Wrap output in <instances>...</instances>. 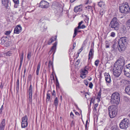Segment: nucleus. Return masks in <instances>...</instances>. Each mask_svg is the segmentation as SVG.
Listing matches in <instances>:
<instances>
[{
  "label": "nucleus",
  "instance_id": "obj_1",
  "mask_svg": "<svg viewBox=\"0 0 130 130\" xmlns=\"http://www.w3.org/2000/svg\"><path fill=\"white\" fill-rule=\"evenodd\" d=\"M119 10L120 12L124 14H127L130 12V8L127 3H123L119 6Z\"/></svg>",
  "mask_w": 130,
  "mask_h": 130
},
{
  "label": "nucleus",
  "instance_id": "obj_2",
  "mask_svg": "<svg viewBox=\"0 0 130 130\" xmlns=\"http://www.w3.org/2000/svg\"><path fill=\"white\" fill-rule=\"evenodd\" d=\"M127 38L126 37H122L119 40L118 44L119 47L118 49L120 52L123 50L125 47V43H126Z\"/></svg>",
  "mask_w": 130,
  "mask_h": 130
},
{
  "label": "nucleus",
  "instance_id": "obj_3",
  "mask_svg": "<svg viewBox=\"0 0 130 130\" xmlns=\"http://www.w3.org/2000/svg\"><path fill=\"white\" fill-rule=\"evenodd\" d=\"M109 26L116 30H118L119 28V24L116 17L113 18L110 22Z\"/></svg>",
  "mask_w": 130,
  "mask_h": 130
},
{
  "label": "nucleus",
  "instance_id": "obj_4",
  "mask_svg": "<svg viewBox=\"0 0 130 130\" xmlns=\"http://www.w3.org/2000/svg\"><path fill=\"white\" fill-rule=\"evenodd\" d=\"M120 100V95L118 93L115 92L112 94L111 99V102L112 103L118 105L119 103Z\"/></svg>",
  "mask_w": 130,
  "mask_h": 130
},
{
  "label": "nucleus",
  "instance_id": "obj_5",
  "mask_svg": "<svg viewBox=\"0 0 130 130\" xmlns=\"http://www.w3.org/2000/svg\"><path fill=\"white\" fill-rule=\"evenodd\" d=\"M129 121L127 118L121 120L119 124L120 128L121 129H126L128 127Z\"/></svg>",
  "mask_w": 130,
  "mask_h": 130
},
{
  "label": "nucleus",
  "instance_id": "obj_6",
  "mask_svg": "<svg viewBox=\"0 0 130 130\" xmlns=\"http://www.w3.org/2000/svg\"><path fill=\"white\" fill-rule=\"evenodd\" d=\"M109 106L108 108L109 115L110 118H112L116 116L117 113V108L115 107H113L111 108Z\"/></svg>",
  "mask_w": 130,
  "mask_h": 130
},
{
  "label": "nucleus",
  "instance_id": "obj_7",
  "mask_svg": "<svg viewBox=\"0 0 130 130\" xmlns=\"http://www.w3.org/2000/svg\"><path fill=\"white\" fill-rule=\"evenodd\" d=\"M83 21H81L78 23V26L74 28V33L73 36V38H74L77 34V30H78L80 29H83L86 27V26L84 24H83L81 26V25L83 23Z\"/></svg>",
  "mask_w": 130,
  "mask_h": 130
},
{
  "label": "nucleus",
  "instance_id": "obj_8",
  "mask_svg": "<svg viewBox=\"0 0 130 130\" xmlns=\"http://www.w3.org/2000/svg\"><path fill=\"white\" fill-rule=\"evenodd\" d=\"M27 119L28 117L26 115H25L24 117H22L21 122V127L22 128H25L27 126Z\"/></svg>",
  "mask_w": 130,
  "mask_h": 130
},
{
  "label": "nucleus",
  "instance_id": "obj_9",
  "mask_svg": "<svg viewBox=\"0 0 130 130\" xmlns=\"http://www.w3.org/2000/svg\"><path fill=\"white\" fill-rule=\"evenodd\" d=\"M124 72L125 75L127 77L130 78V63L126 66L124 70Z\"/></svg>",
  "mask_w": 130,
  "mask_h": 130
},
{
  "label": "nucleus",
  "instance_id": "obj_10",
  "mask_svg": "<svg viewBox=\"0 0 130 130\" xmlns=\"http://www.w3.org/2000/svg\"><path fill=\"white\" fill-rule=\"evenodd\" d=\"M125 63V61L124 58L123 57H120L116 61L115 63L124 67Z\"/></svg>",
  "mask_w": 130,
  "mask_h": 130
},
{
  "label": "nucleus",
  "instance_id": "obj_11",
  "mask_svg": "<svg viewBox=\"0 0 130 130\" xmlns=\"http://www.w3.org/2000/svg\"><path fill=\"white\" fill-rule=\"evenodd\" d=\"M104 75L105 80L107 84L110 83L111 82V80L110 76L109 74L108 73H104Z\"/></svg>",
  "mask_w": 130,
  "mask_h": 130
},
{
  "label": "nucleus",
  "instance_id": "obj_12",
  "mask_svg": "<svg viewBox=\"0 0 130 130\" xmlns=\"http://www.w3.org/2000/svg\"><path fill=\"white\" fill-rule=\"evenodd\" d=\"M22 29L21 26L20 25H18L14 28V33L16 34H19L21 32Z\"/></svg>",
  "mask_w": 130,
  "mask_h": 130
},
{
  "label": "nucleus",
  "instance_id": "obj_13",
  "mask_svg": "<svg viewBox=\"0 0 130 130\" xmlns=\"http://www.w3.org/2000/svg\"><path fill=\"white\" fill-rule=\"evenodd\" d=\"M113 71L114 76L117 77H118L122 72V71L114 68H113Z\"/></svg>",
  "mask_w": 130,
  "mask_h": 130
},
{
  "label": "nucleus",
  "instance_id": "obj_14",
  "mask_svg": "<svg viewBox=\"0 0 130 130\" xmlns=\"http://www.w3.org/2000/svg\"><path fill=\"white\" fill-rule=\"evenodd\" d=\"M88 73V71L87 70H82L80 72V77L83 79L85 78L86 77V75Z\"/></svg>",
  "mask_w": 130,
  "mask_h": 130
},
{
  "label": "nucleus",
  "instance_id": "obj_15",
  "mask_svg": "<svg viewBox=\"0 0 130 130\" xmlns=\"http://www.w3.org/2000/svg\"><path fill=\"white\" fill-rule=\"evenodd\" d=\"M94 51L93 48H91L89 51L88 54V60L93 58L94 55Z\"/></svg>",
  "mask_w": 130,
  "mask_h": 130
},
{
  "label": "nucleus",
  "instance_id": "obj_16",
  "mask_svg": "<svg viewBox=\"0 0 130 130\" xmlns=\"http://www.w3.org/2000/svg\"><path fill=\"white\" fill-rule=\"evenodd\" d=\"M82 5L75 6L74 9V11L77 13L78 12L81 11L82 10Z\"/></svg>",
  "mask_w": 130,
  "mask_h": 130
},
{
  "label": "nucleus",
  "instance_id": "obj_17",
  "mask_svg": "<svg viewBox=\"0 0 130 130\" xmlns=\"http://www.w3.org/2000/svg\"><path fill=\"white\" fill-rule=\"evenodd\" d=\"M57 44V43L56 41L53 44V46L52 47L51 50L50 51L49 53L51 54L52 53H53V55L56 52V46Z\"/></svg>",
  "mask_w": 130,
  "mask_h": 130
},
{
  "label": "nucleus",
  "instance_id": "obj_18",
  "mask_svg": "<svg viewBox=\"0 0 130 130\" xmlns=\"http://www.w3.org/2000/svg\"><path fill=\"white\" fill-rule=\"evenodd\" d=\"M31 85H30L29 89V103H31L32 102V88L31 87Z\"/></svg>",
  "mask_w": 130,
  "mask_h": 130
},
{
  "label": "nucleus",
  "instance_id": "obj_19",
  "mask_svg": "<svg viewBox=\"0 0 130 130\" xmlns=\"http://www.w3.org/2000/svg\"><path fill=\"white\" fill-rule=\"evenodd\" d=\"M41 7L43 8H47L49 6V3L44 1H41Z\"/></svg>",
  "mask_w": 130,
  "mask_h": 130
},
{
  "label": "nucleus",
  "instance_id": "obj_20",
  "mask_svg": "<svg viewBox=\"0 0 130 130\" xmlns=\"http://www.w3.org/2000/svg\"><path fill=\"white\" fill-rule=\"evenodd\" d=\"M5 125V120L4 119H3L0 124V130H4Z\"/></svg>",
  "mask_w": 130,
  "mask_h": 130
},
{
  "label": "nucleus",
  "instance_id": "obj_21",
  "mask_svg": "<svg viewBox=\"0 0 130 130\" xmlns=\"http://www.w3.org/2000/svg\"><path fill=\"white\" fill-rule=\"evenodd\" d=\"M124 67L120 65L115 63L114 67L113 68L122 71Z\"/></svg>",
  "mask_w": 130,
  "mask_h": 130
},
{
  "label": "nucleus",
  "instance_id": "obj_22",
  "mask_svg": "<svg viewBox=\"0 0 130 130\" xmlns=\"http://www.w3.org/2000/svg\"><path fill=\"white\" fill-rule=\"evenodd\" d=\"M3 4L7 8L10 4L9 0H2Z\"/></svg>",
  "mask_w": 130,
  "mask_h": 130
},
{
  "label": "nucleus",
  "instance_id": "obj_23",
  "mask_svg": "<svg viewBox=\"0 0 130 130\" xmlns=\"http://www.w3.org/2000/svg\"><path fill=\"white\" fill-rule=\"evenodd\" d=\"M57 36H56L54 37H52L49 40L48 43V44L50 45L51 43L54 42V41H56L57 39Z\"/></svg>",
  "mask_w": 130,
  "mask_h": 130
},
{
  "label": "nucleus",
  "instance_id": "obj_24",
  "mask_svg": "<svg viewBox=\"0 0 130 130\" xmlns=\"http://www.w3.org/2000/svg\"><path fill=\"white\" fill-rule=\"evenodd\" d=\"M101 92V90H100L98 94L96 99L97 100V102L98 103L100 101Z\"/></svg>",
  "mask_w": 130,
  "mask_h": 130
},
{
  "label": "nucleus",
  "instance_id": "obj_25",
  "mask_svg": "<svg viewBox=\"0 0 130 130\" xmlns=\"http://www.w3.org/2000/svg\"><path fill=\"white\" fill-rule=\"evenodd\" d=\"M52 92L51 91H48L46 94V101L47 102V101H49L50 99L51 96L50 94Z\"/></svg>",
  "mask_w": 130,
  "mask_h": 130
},
{
  "label": "nucleus",
  "instance_id": "obj_26",
  "mask_svg": "<svg viewBox=\"0 0 130 130\" xmlns=\"http://www.w3.org/2000/svg\"><path fill=\"white\" fill-rule=\"evenodd\" d=\"M8 40V38L7 37H2L1 39V42H0V43L1 44H3L6 42Z\"/></svg>",
  "mask_w": 130,
  "mask_h": 130
},
{
  "label": "nucleus",
  "instance_id": "obj_27",
  "mask_svg": "<svg viewBox=\"0 0 130 130\" xmlns=\"http://www.w3.org/2000/svg\"><path fill=\"white\" fill-rule=\"evenodd\" d=\"M129 82V80L125 79H122L120 81L121 85H125Z\"/></svg>",
  "mask_w": 130,
  "mask_h": 130
},
{
  "label": "nucleus",
  "instance_id": "obj_28",
  "mask_svg": "<svg viewBox=\"0 0 130 130\" xmlns=\"http://www.w3.org/2000/svg\"><path fill=\"white\" fill-rule=\"evenodd\" d=\"M125 91L127 94L130 95V85L125 87Z\"/></svg>",
  "mask_w": 130,
  "mask_h": 130
},
{
  "label": "nucleus",
  "instance_id": "obj_29",
  "mask_svg": "<svg viewBox=\"0 0 130 130\" xmlns=\"http://www.w3.org/2000/svg\"><path fill=\"white\" fill-rule=\"evenodd\" d=\"M85 10L88 11L92 12L93 11V7L89 6H88L85 8Z\"/></svg>",
  "mask_w": 130,
  "mask_h": 130
},
{
  "label": "nucleus",
  "instance_id": "obj_30",
  "mask_svg": "<svg viewBox=\"0 0 130 130\" xmlns=\"http://www.w3.org/2000/svg\"><path fill=\"white\" fill-rule=\"evenodd\" d=\"M119 82L118 79L115 80L113 81V85L116 86L117 87L118 86H119Z\"/></svg>",
  "mask_w": 130,
  "mask_h": 130
},
{
  "label": "nucleus",
  "instance_id": "obj_31",
  "mask_svg": "<svg viewBox=\"0 0 130 130\" xmlns=\"http://www.w3.org/2000/svg\"><path fill=\"white\" fill-rule=\"evenodd\" d=\"M54 104L55 106L57 108L58 104V98L56 97L55 98L54 102Z\"/></svg>",
  "mask_w": 130,
  "mask_h": 130
},
{
  "label": "nucleus",
  "instance_id": "obj_32",
  "mask_svg": "<svg viewBox=\"0 0 130 130\" xmlns=\"http://www.w3.org/2000/svg\"><path fill=\"white\" fill-rule=\"evenodd\" d=\"M126 25L128 29L130 28V19L128 20L126 22Z\"/></svg>",
  "mask_w": 130,
  "mask_h": 130
},
{
  "label": "nucleus",
  "instance_id": "obj_33",
  "mask_svg": "<svg viewBox=\"0 0 130 130\" xmlns=\"http://www.w3.org/2000/svg\"><path fill=\"white\" fill-rule=\"evenodd\" d=\"M40 68V64L39 63L37 66V69L36 71V73L37 75L39 74V71Z\"/></svg>",
  "mask_w": 130,
  "mask_h": 130
},
{
  "label": "nucleus",
  "instance_id": "obj_34",
  "mask_svg": "<svg viewBox=\"0 0 130 130\" xmlns=\"http://www.w3.org/2000/svg\"><path fill=\"white\" fill-rule=\"evenodd\" d=\"M118 127L117 125H114L111 128V130H118Z\"/></svg>",
  "mask_w": 130,
  "mask_h": 130
},
{
  "label": "nucleus",
  "instance_id": "obj_35",
  "mask_svg": "<svg viewBox=\"0 0 130 130\" xmlns=\"http://www.w3.org/2000/svg\"><path fill=\"white\" fill-rule=\"evenodd\" d=\"M98 5L99 7H102L104 5V3L103 1H100L98 3Z\"/></svg>",
  "mask_w": 130,
  "mask_h": 130
},
{
  "label": "nucleus",
  "instance_id": "obj_36",
  "mask_svg": "<svg viewBox=\"0 0 130 130\" xmlns=\"http://www.w3.org/2000/svg\"><path fill=\"white\" fill-rule=\"evenodd\" d=\"M48 67L49 68L51 67L53 68V63L51 61H49L48 64Z\"/></svg>",
  "mask_w": 130,
  "mask_h": 130
},
{
  "label": "nucleus",
  "instance_id": "obj_37",
  "mask_svg": "<svg viewBox=\"0 0 130 130\" xmlns=\"http://www.w3.org/2000/svg\"><path fill=\"white\" fill-rule=\"evenodd\" d=\"M98 104L96 103L95 104L94 108H93V111L95 112H96L97 111L96 108L98 107Z\"/></svg>",
  "mask_w": 130,
  "mask_h": 130
},
{
  "label": "nucleus",
  "instance_id": "obj_38",
  "mask_svg": "<svg viewBox=\"0 0 130 130\" xmlns=\"http://www.w3.org/2000/svg\"><path fill=\"white\" fill-rule=\"evenodd\" d=\"M19 79H18L17 80V87L16 90L17 91L19 90Z\"/></svg>",
  "mask_w": 130,
  "mask_h": 130
},
{
  "label": "nucleus",
  "instance_id": "obj_39",
  "mask_svg": "<svg viewBox=\"0 0 130 130\" xmlns=\"http://www.w3.org/2000/svg\"><path fill=\"white\" fill-rule=\"evenodd\" d=\"M105 43L106 48H108L109 46V44L108 41H106L105 42Z\"/></svg>",
  "mask_w": 130,
  "mask_h": 130
},
{
  "label": "nucleus",
  "instance_id": "obj_40",
  "mask_svg": "<svg viewBox=\"0 0 130 130\" xmlns=\"http://www.w3.org/2000/svg\"><path fill=\"white\" fill-rule=\"evenodd\" d=\"M99 62V60L97 59L94 62L95 65L96 66H98Z\"/></svg>",
  "mask_w": 130,
  "mask_h": 130
},
{
  "label": "nucleus",
  "instance_id": "obj_41",
  "mask_svg": "<svg viewBox=\"0 0 130 130\" xmlns=\"http://www.w3.org/2000/svg\"><path fill=\"white\" fill-rule=\"evenodd\" d=\"M23 53H22L20 57V61L23 62Z\"/></svg>",
  "mask_w": 130,
  "mask_h": 130
},
{
  "label": "nucleus",
  "instance_id": "obj_42",
  "mask_svg": "<svg viewBox=\"0 0 130 130\" xmlns=\"http://www.w3.org/2000/svg\"><path fill=\"white\" fill-rule=\"evenodd\" d=\"M116 36V34L115 32H112L110 34V36L112 37H114Z\"/></svg>",
  "mask_w": 130,
  "mask_h": 130
},
{
  "label": "nucleus",
  "instance_id": "obj_43",
  "mask_svg": "<svg viewBox=\"0 0 130 130\" xmlns=\"http://www.w3.org/2000/svg\"><path fill=\"white\" fill-rule=\"evenodd\" d=\"M80 60L79 59H78V60H77V61L76 62H75V65H77V66H78V65L79 63H80Z\"/></svg>",
  "mask_w": 130,
  "mask_h": 130
},
{
  "label": "nucleus",
  "instance_id": "obj_44",
  "mask_svg": "<svg viewBox=\"0 0 130 130\" xmlns=\"http://www.w3.org/2000/svg\"><path fill=\"white\" fill-rule=\"evenodd\" d=\"M12 55V53H11V52H8L6 53V55L8 56H10Z\"/></svg>",
  "mask_w": 130,
  "mask_h": 130
},
{
  "label": "nucleus",
  "instance_id": "obj_45",
  "mask_svg": "<svg viewBox=\"0 0 130 130\" xmlns=\"http://www.w3.org/2000/svg\"><path fill=\"white\" fill-rule=\"evenodd\" d=\"M31 52H29L28 54L27 55V58L29 60L31 57Z\"/></svg>",
  "mask_w": 130,
  "mask_h": 130
},
{
  "label": "nucleus",
  "instance_id": "obj_46",
  "mask_svg": "<svg viewBox=\"0 0 130 130\" xmlns=\"http://www.w3.org/2000/svg\"><path fill=\"white\" fill-rule=\"evenodd\" d=\"M70 117L72 119H74V115L72 112H70Z\"/></svg>",
  "mask_w": 130,
  "mask_h": 130
},
{
  "label": "nucleus",
  "instance_id": "obj_47",
  "mask_svg": "<svg viewBox=\"0 0 130 130\" xmlns=\"http://www.w3.org/2000/svg\"><path fill=\"white\" fill-rule=\"evenodd\" d=\"M93 85L92 82L90 83L89 87L91 89H92L93 88Z\"/></svg>",
  "mask_w": 130,
  "mask_h": 130
},
{
  "label": "nucleus",
  "instance_id": "obj_48",
  "mask_svg": "<svg viewBox=\"0 0 130 130\" xmlns=\"http://www.w3.org/2000/svg\"><path fill=\"white\" fill-rule=\"evenodd\" d=\"M11 33L10 30L6 31L5 32V34L6 35H8L10 34Z\"/></svg>",
  "mask_w": 130,
  "mask_h": 130
},
{
  "label": "nucleus",
  "instance_id": "obj_49",
  "mask_svg": "<svg viewBox=\"0 0 130 130\" xmlns=\"http://www.w3.org/2000/svg\"><path fill=\"white\" fill-rule=\"evenodd\" d=\"M84 82L85 84L87 86L88 85V82L87 80H84Z\"/></svg>",
  "mask_w": 130,
  "mask_h": 130
},
{
  "label": "nucleus",
  "instance_id": "obj_50",
  "mask_svg": "<svg viewBox=\"0 0 130 130\" xmlns=\"http://www.w3.org/2000/svg\"><path fill=\"white\" fill-rule=\"evenodd\" d=\"M75 124V122L73 120H72L71 122V123L70 124L71 127H72L74 126Z\"/></svg>",
  "mask_w": 130,
  "mask_h": 130
},
{
  "label": "nucleus",
  "instance_id": "obj_51",
  "mask_svg": "<svg viewBox=\"0 0 130 130\" xmlns=\"http://www.w3.org/2000/svg\"><path fill=\"white\" fill-rule=\"evenodd\" d=\"M14 3L16 4H19V0H13Z\"/></svg>",
  "mask_w": 130,
  "mask_h": 130
},
{
  "label": "nucleus",
  "instance_id": "obj_52",
  "mask_svg": "<svg viewBox=\"0 0 130 130\" xmlns=\"http://www.w3.org/2000/svg\"><path fill=\"white\" fill-rule=\"evenodd\" d=\"M122 29L123 32H125L126 31V28L124 26H123V27L122 28Z\"/></svg>",
  "mask_w": 130,
  "mask_h": 130
},
{
  "label": "nucleus",
  "instance_id": "obj_53",
  "mask_svg": "<svg viewBox=\"0 0 130 130\" xmlns=\"http://www.w3.org/2000/svg\"><path fill=\"white\" fill-rule=\"evenodd\" d=\"M52 93V95L53 96H54V97H55V95H56V92H55V90H53V92Z\"/></svg>",
  "mask_w": 130,
  "mask_h": 130
},
{
  "label": "nucleus",
  "instance_id": "obj_54",
  "mask_svg": "<svg viewBox=\"0 0 130 130\" xmlns=\"http://www.w3.org/2000/svg\"><path fill=\"white\" fill-rule=\"evenodd\" d=\"M3 109V105L2 106L0 109V114L2 113V110Z\"/></svg>",
  "mask_w": 130,
  "mask_h": 130
},
{
  "label": "nucleus",
  "instance_id": "obj_55",
  "mask_svg": "<svg viewBox=\"0 0 130 130\" xmlns=\"http://www.w3.org/2000/svg\"><path fill=\"white\" fill-rule=\"evenodd\" d=\"M56 85L57 87H59V84L58 82H56Z\"/></svg>",
  "mask_w": 130,
  "mask_h": 130
},
{
  "label": "nucleus",
  "instance_id": "obj_56",
  "mask_svg": "<svg viewBox=\"0 0 130 130\" xmlns=\"http://www.w3.org/2000/svg\"><path fill=\"white\" fill-rule=\"evenodd\" d=\"M89 69V67L88 66H86L85 67V68L84 70H88Z\"/></svg>",
  "mask_w": 130,
  "mask_h": 130
},
{
  "label": "nucleus",
  "instance_id": "obj_57",
  "mask_svg": "<svg viewBox=\"0 0 130 130\" xmlns=\"http://www.w3.org/2000/svg\"><path fill=\"white\" fill-rule=\"evenodd\" d=\"M85 97L86 98H87V95H89V94H88V92L87 93H85Z\"/></svg>",
  "mask_w": 130,
  "mask_h": 130
},
{
  "label": "nucleus",
  "instance_id": "obj_58",
  "mask_svg": "<svg viewBox=\"0 0 130 130\" xmlns=\"http://www.w3.org/2000/svg\"><path fill=\"white\" fill-rule=\"evenodd\" d=\"M83 50V47H82L79 50L78 52L80 53V52H82Z\"/></svg>",
  "mask_w": 130,
  "mask_h": 130
},
{
  "label": "nucleus",
  "instance_id": "obj_59",
  "mask_svg": "<svg viewBox=\"0 0 130 130\" xmlns=\"http://www.w3.org/2000/svg\"><path fill=\"white\" fill-rule=\"evenodd\" d=\"M73 49H74L75 46H76V43H74L73 44Z\"/></svg>",
  "mask_w": 130,
  "mask_h": 130
},
{
  "label": "nucleus",
  "instance_id": "obj_60",
  "mask_svg": "<svg viewBox=\"0 0 130 130\" xmlns=\"http://www.w3.org/2000/svg\"><path fill=\"white\" fill-rule=\"evenodd\" d=\"M76 0H70V2L71 3H73Z\"/></svg>",
  "mask_w": 130,
  "mask_h": 130
},
{
  "label": "nucleus",
  "instance_id": "obj_61",
  "mask_svg": "<svg viewBox=\"0 0 130 130\" xmlns=\"http://www.w3.org/2000/svg\"><path fill=\"white\" fill-rule=\"evenodd\" d=\"M75 114L76 115H79V113L78 112L76 111L75 112Z\"/></svg>",
  "mask_w": 130,
  "mask_h": 130
},
{
  "label": "nucleus",
  "instance_id": "obj_62",
  "mask_svg": "<svg viewBox=\"0 0 130 130\" xmlns=\"http://www.w3.org/2000/svg\"><path fill=\"white\" fill-rule=\"evenodd\" d=\"M22 62L20 61V65L19 66V67L21 68V67L22 66Z\"/></svg>",
  "mask_w": 130,
  "mask_h": 130
},
{
  "label": "nucleus",
  "instance_id": "obj_63",
  "mask_svg": "<svg viewBox=\"0 0 130 130\" xmlns=\"http://www.w3.org/2000/svg\"><path fill=\"white\" fill-rule=\"evenodd\" d=\"M103 11H102V12H100V14L102 16L103 14Z\"/></svg>",
  "mask_w": 130,
  "mask_h": 130
},
{
  "label": "nucleus",
  "instance_id": "obj_64",
  "mask_svg": "<svg viewBox=\"0 0 130 130\" xmlns=\"http://www.w3.org/2000/svg\"><path fill=\"white\" fill-rule=\"evenodd\" d=\"M85 126L86 129H87V124H85Z\"/></svg>",
  "mask_w": 130,
  "mask_h": 130
}]
</instances>
